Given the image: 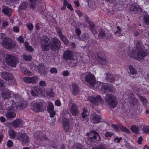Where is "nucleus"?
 I'll use <instances>...</instances> for the list:
<instances>
[{
  "label": "nucleus",
  "instance_id": "dca6fc26",
  "mask_svg": "<svg viewBox=\"0 0 149 149\" xmlns=\"http://www.w3.org/2000/svg\"><path fill=\"white\" fill-rule=\"evenodd\" d=\"M112 127L116 131H119V130H120L123 132H125L127 133H128L130 132V130L127 128L121 125H117L115 124H113L112 125Z\"/></svg>",
  "mask_w": 149,
  "mask_h": 149
},
{
  "label": "nucleus",
  "instance_id": "6e6552de",
  "mask_svg": "<svg viewBox=\"0 0 149 149\" xmlns=\"http://www.w3.org/2000/svg\"><path fill=\"white\" fill-rule=\"evenodd\" d=\"M51 48L53 51L57 50L61 47L60 41L56 38H52L51 40Z\"/></svg>",
  "mask_w": 149,
  "mask_h": 149
},
{
  "label": "nucleus",
  "instance_id": "9d476101",
  "mask_svg": "<svg viewBox=\"0 0 149 149\" xmlns=\"http://www.w3.org/2000/svg\"><path fill=\"white\" fill-rule=\"evenodd\" d=\"M86 134L92 141H98L100 139L99 134L95 131L91 132L89 133H87Z\"/></svg>",
  "mask_w": 149,
  "mask_h": 149
},
{
  "label": "nucleus",
  "instance_id": "13d9d810",
  "mask_svg": "<svg viewBox=\"0 0 149 149\" xmlns=\"http://www.w3.org/2000/svg\"><path fill=\"white\" fill-rule=\"evenodd\" d=\"M139 97L140 100L144 104L146 103V98L142 96H139Z\"/></svg>",
  "mask_w": 149,
  "mask_h": 149
},
{
  "label": "nucleus",
  "instance_id": "69168bd1",
  "mask_svg": "<svg viewBox=\"0 0 149 149\" xmlns=\"http://www.w3.org/2000/svg\"><path fill=\"white\" fill-rule=\"evenodd\" d=\"M8 23L7 21H3L2 24V28H3L5 26H8Z\"/></svg>",
  "mask_w": 149,
  "mask_h": 149
},
{
  "label": "nucleus",
  "instance_id": "4be33fe9",
  "mask_svg": "<svg viewBox=\"0 0 149 149\" xmlns=\"http://www.w3.org/2000/svg\"><path fill=\"white\" fill-rule=\"evenodd\" d=\"M71 90L72 95H75L79 93V89L78 86L75 84H73L71 85Z\"/></svg>",
  "mask_w": 149,
  "mask_h": 149
},
{
  "label": "nucleus",
  "instance_id": "052dcab7",
  "mask_svg": "<svg viewBox=\"0 0 149 149\" xmlns=\"http://www.w3.org/2000/svg\"><path fill=\"white\" fill-rule=\"evenodd\" d=\"M76 13L80 17L84 15V14L82 13L79 10H77L76 11Z\"/></svg>",
  "mask_w": 149,
  "mask_h": 149
},
{
  "label": "nucleus",
  "instance_id": "8fccbe9b",
  "mask_svg": "<svg viewBox=\"0 0 149 149\" xmlns=\"http://www.w3.org/2000/svg\"><path fill=\"white\" fill-rule=\"evenodd\" d=\"M122 140V138L121 137H116L114 139V142L115 143H119Z\"/></svg>",
  "mask_w": 149,
  "mask_h": 149
},
{
  "label": "nucleus",
  "instance_id": "e2e57ef3",
  "mask_svg": "<svg viewBox=\"0 0 149 149\" xmlns=\"http://www.w3.org/2000/svg\"><path fill=\"white\" fill-rule=\"evenodd\" d=\"M13 30L15 32L17 33L19 32V29L18 27L14 26L13 27Z\"/></svg>",
  "mask_w": 149,
  "mask_h": 149
},
{
  "label": "nucleus",
  "instance_id": "c756f323",
  "mask_svg": "<svg viewBox=\"0 0 149 149\" xmlns=\"http://www.w3.org/2000/svg\"><path fill=\"white\" fill-rule=\"evenodd\" d=\"M106 33L105 30L103 29H101L98 35V37L100 38H103L105 37Z\"/></svg>",
  "mask_w": 149,
  "mask_h": 149
},
{
  "label": "nucleus",
  "instance_id": "3c124183",
  "mask_svg": "<svg viewBox=\"0 0 149 149\" xmlns=\"http://www.w3.org/2000/svg\"><path fill=\"white\" fill-rule=\"evenodd\" d=\"M24 81L27 83H30V77H26L23 78Z\"/></svg>",
  "mask_w": 149,
  "mask_h": 149
},
{
  "label": "nucleus",
  "instance_id": "f8f14e48",
  "mask_svg": "<svg viewBox=\"0 0 149 149\" xmlns=\"http://www.w3.org/2000/svg\"><path fill=\"white\" fill-rule=\"evenodd\" d=\"M74 57V52L72 51L66 50L64 51L63 58L66 60H72Z\"/></svg>",
  "mask_w": 149,
  "mask_h": 149
},
{
  "label": "nucleus",
  "instance_id": "2f4dec72",
  "mask_svg": "<svg viewBox=\"0 0 149 149\" xmlns=\"http://www.w3.org/2000/svg\"><path fill=\"white\" fill-rule=\"evenodd\" d=\"M143 22L145 24L149 25V15H145L143 17Z\"/></svg>",
  "mask_w": 149,
  "mask_h": 149
},
{
  "label": "nucleus",
  "instance_id": "aec40b11",
  "mask_svg": "<svg viewBox=\"0 0 149 149\" xmlns=\"http://www.w3.org/2000/svg\"><path fill=\"white\" fill-rule=\"evenodd\" d=\"M13 107V105L8 106V107L10 110H8L6 114V116L8 118H15L16 116L15 113L12 110V108Z\"/></svg>",
  "mask_w": 149,
  "mask_h": 149
},
{
  "label": "nucleus",
  "instance_id": "473e14b6",
  "mask_svg": "<svg viewBox=\"0 0 149 149\" xmlns=\"http://www.w3.org/2000/svg\"><path fill=\"white\" fill-rule=\"evenodd\" d=\"M25 46L26 48V49L28 51H29L31 52L33 51V49L32 47L30 46H29V43L27 42H24Z\"/></svg>",
  "mask_w": 149,
  "mask_h": 149
},
{
  "label": "nucleus",
  "instance_id": "c9c22d12",
  "mask_svg": "<svg viewBox=\"0 0 149 149\" xmlns=\"http://www.w3.org/2000/svg\"><path fill=\"white\" fill-rule=\"evenodd\" d=\"M131 130L135 133L137 134L139 132L138 128L135 125L132 126L130 128Z\"/></svg>",
  "mask_w": 149,
  "mask_h": 149
},
{
  "label": "nucleus",
  "instance_id": "774afa93",
  "mask_svg": "<svg viewBox=\"0 0 149 149\" xmlns=\"http://www.w3.org/2000/svg\"><path fill=\"white\" fill-rule=\"evenodd\" d=\"M75 32L77 36H79L81 33V31L78 28L76 29Z\"/></svg>",
  "mask_w": 149,
  "mask_h": 149
},
{
  "label": "nucleus",
  "instance_id": "72a5a7b5",
  "mask_svg": "<svg viewBox=\"0 0 149 149\" xmlns=\"http://www.w3.org/2000/svg\"><path fill=\"white\" fill-rule=\"evenodd\" d=\"M117 30L114 33L117 36L119 37L122 32V29L119 26H118L117 27Z\"/></svg>",
  "mask_w": 149,
  "mask_h": 149
},
{
  "label": "nucleus",
  "instance_id": "338daca9",
  "mask_svg": "<svg viewBox=\"0 0 149 149\" xmlns=\"http://www.w3.org/2000/svg\"><path fill=\"white\" fill-rule=\"evenodd\" d=\"M50 113V116L51 118H52L54 117V115L56 114L54 110L52 111L51 112H48Z\"/></svg>",
  "mask_w": 149,
  "mask_h": 149
},
{
  "label": "nucleus",
  "instance_id": "09e8293b",
  "mask_svg": "<svg viewBox=\"0 0 149 149\" xmlns=\"http://www.w3.org/2000/svg\"><path fill=\"white\" fill-rule=\"evenodd\" d=\"M114 135L113 133L111 132H108L106 133L105 134V136L106 138L111 137L112 136Z\"/></svg>",
  "mask_w": 149,
  "mask_h": 149
},
{
  "label": "nucleus",
  "instance_id": "0e129e2a",
  "mask_svg": "<svg viewBox=\"0 0 149 149\" xmlns=\"http://www.w3.org/2000/svg\"><path fill=\"white\" fill-rule=\"evenodd\" d=\"M55 105L57 106H60L61 105V103L60 100H56L55 102Z\"/></svg>",
  "mask_w": 149,
  "mask_h": 149
},
{
  "label": "nucleus",
  "instance_id": "6e6d98bb",
  "mask_svg": "<svg viewBox=\"0 0 149 149\" xmlns=\"http://www.w3.org/2000/svg\"><path fill=\"white\" fill-rule=\"evenodd\" d=\"M16 103L17 104V108L19 107L22 109H23L24 107L23 106L22 104L19 101L18 102H17Z\"/></svg>",
  "mask_w": 149,
  "mask_h": 149
},
{
  "label": "nucleus",
  "instance_id": "39448f33",
  "mask_svg": "<svg viewBox=\"0 0 149 149\" xmlns=\"http://www.w3.org/2000/svg\"><path fill=\"white\" fill-rule=\"evenodd\" d=\"M40 43L41 47L44 51H48L51 47L50 39L46 36H43L41 37Z\"/></svg>",
  "mask_w": 149,
  "mask_h": 149
},
{
  "label": "nucleus",
  "instance_id": "f704fd0d",
  "mask_svg": "<svg viewBox=\"0 0 149 149\" xmlns=\"http://www.w3.org/2000/svg\"><path fill=\"white\" fill-rule=\"evenodd\" d=\"M22 57L24 60L27 61L31 60L32 58L31 56L27 55L25 54L23 55Z\"/></svg>",
  "mask_w": 149,
  "mask_h": 149
},
{
  "label": "nucleus",
  "instance_id": "e433bc0d",
  "mask_svg": "<svg viewBox=\"0 0 149 149\" xmlns=\"http://www.w3.org/2000/svg\"><path fill=\"white\" fill-rule=\"evenodd\" d=\"M38 79V77L36 76L30 77L31 83H35L37 82Z\"/></svg>",
  "mask_w": 149,
  "mask_h": 149
},
{
  "label": "nucleus",
  "instance_id": "680f3d73",
  "mask_svg": "<svg viewBox=\"0 0 149 149\" xmlns=\"http://www.w3.org/2000/svg\"><path fill=\"white\" fill-rule=\"evenodd\" d=\"M39 85L41 86L44 87L46 85V83L44 81H40L39 83Z\"/></svg>",
  "mask_w": 149,
  "mask_h": 149
},
{
  "label": "nucleus",
  "instance_id": "0eeeda50",
  "mask_svg": "<svg viewBox=\"0 0 149 149\" xmlns=\"http://www.w3.org/2000/svg\"><path fill=\"white\" fill-rule=\"evenodd\" d=\"M3 46L5 48L10 49L14 48L15 44L12 39L9 38H4L2 42Z\"/></svg>",
  "mask_w": 149,
  "mask_h": 149
},
{
  "label": "nucleus",
  "instance_id": "7c9ffc66",
  "mask_svg": "<svg viewBox=\"0 0 149 149\" xmlns=\"http://www.w3.org/2000/svg\"><path fill=\"white\" fill-rule=\"evenodd\" d=\"M95 58L100 64H104L106 63V60L104 58H102L100 56H96Z\"/></svg>",
  "mask_w": 149,
  "mask_h": 149
},
{
  "label": "nucleus",
  "instance_id": "49530a36",
  "mask_svg": "<svg viewBox=\"0 0 149 149\" xmlns=\"http://www.w3.org/2000/svg\"><path fill=\"white\" fill-rule=\"evenodd\" d=\"M144 133H147L149 134V126H144L143 128Z\"/></svg>",
  "mask_w": 149,
  "mask_h": 149
},
{
  "label": "nucleus",
  "instance_id": "f03ea898",
  "mask_svg": "<svg viewBox=\"0 0 149 149\" xmlns=\"http://www.w3.org/2000/svg\"><path fill=\"white\" fill-rule=\"evenodd\" d=\"M81 78L82 80L84 79L85 83L91 87L96 86V78L94 75L90 72L81 74Z\"/></svg>",
  "mask_w": 149,
  "mask_h": 149
},
{
  "label": "nucleus",
  "instance_id": "f3484780",
  "mask_svg": "<svg viewBox=\"0 0 149 149\" xmlns=\"http://www.w3.org/2000/svg\"><path fill=\"white\" fill-rule=\"evenodd\" d=\"M13 93L8 89H6L2 92L1 95L2 98L4 100L8 99L11 97Z\"/></svg>",
  "mask_w": 149,
  "mask_h": 149
},
{
  "label": "nucleus",
  "instance_id": "5701e85b",
  "mask_svg": "<svg viewBox=\"0 0 149 149\" xmlns=\"http://www.w3.org/2000/svg\"><path fill=\"white\" fill-rule=\"evenodd\" d=\"M63 124L64 129L66 131H69L70 127L68 119L65 118H64L63 120Z\"/></svg>",
  "mask_w": 149,
  "mask_h": 149
},
{
  "label": "nucleus",
  "instance_id": "7ed1b4c3",
  "mask_svg": "<svg viewBox=\"0 0 149 149\" xmlns=\"http://www.w3.org/2000/svg\"><path fill=\"white\" fill-rule=\"evenodd\" d=\"M96 86L100 90L101 92L102 93H107L109 92H113L115 91V89L113 86L102 82L97 83Z\"/></svg>",
  "mask_w": 149,
  "mask_h": 149
},
{
  "label": "nucleus",
  "instance_id": "2eb2a0df",
  "mask_svg": "<svg viewBox=\"0 0 149 149\" xmlns=\"http://www.w3.org/2000/svg\"><path fill=\"white\" fill-rule=\"evenodd\" d=\"M129 9L132 13L134 14L139 13L141 11V7L138 5L135 4L130 5Z\"/></svg>",
  "mask_w": 149,
  "mask_h": 149
},
{
  "label": "nucleus",
  "instance_id": "cd10ccee",
  "mask_svg": "<svg viewBox=\"0 0 149 149\" xmlns=\"http://www.w3.org/2000/svg\"><path fill=\"white\" fill-rule=\"evenodd\" d=\"M20 69L22 72L26 75L32 76L33 74L31 72L28 70L25 67H21Z\"/></svg>",
  "mask_w": 149,
  "mask_h": 149
},
{
  "label": "nucleus",
  "instance_id": "ddd939ff",
  "mask_svg": "<svg viewBox=\"0 0 149 149\" xmlns=\"http://www.w3.org/2000/svg\"><path fill=\"white\" fill-rule=\"evenodd\" d=\"M68 108L69 111L73 116H76L79 113L77 106L74 103L69 104Z\"/></svg>",
  "mask_w": 149,
  "mask_h": 149
},
{
  "label": "nucleus",
  "instance_id": "423d86ee",
  "mask_svg": "<svg viewBox=\"0 0 149 149\" xmlns=\"http://www.w3.org/2000/svg\"><path fill=\"white\" fill-rule=\"evenodd\" d=\"M6 63L9 66L15 67L16 63L19 61L15 56L10 54L6 55L5 58Z\"/></svg>",
  "mask_w": 149,
  "mask_h": 149
},
{
  "label": "nucleus",
  "instance_id": "58836bf2",
  "mask_svg": "<svg viewBox=\"0 0 149 149\" xmlns=\"http://www.w3.org/2000/svg\"><path fill=\"white\" fill-rule=\"evenodd\" d=\"M8 133L11 138H13L16 135L14 131L12 130H9L8 131Z\"/></svg>",
  "mask_w": 149,
  "mask_h": 149
},
{
  "label": "nucleus",
  "instance_id": "a18cd8bd",
  "mask_svg": "<svg viewBox=\"0 0 149 149\" xmlns=\"http://www.w3.org/2000/svg\"><path fill=\"white\" fill-rule=\"evenodd\" d=\"M129 69L130 71V72L132 74H136V72L135 69L131 65H130L129 66Z\"/></svg>",
  "mask_w": 149,
  "mask_h": 149
},
{
  "label": "nucleus",
  "instance_id": "4468645a",
  "mask_svg": "<svg viewBox=\"0 0 149 149\" xmlns=\"http://www.w3.org/2000/svg\"><path fill=\"white\" fill-rule=\"evenodd\" d=\"M17 139L21 141L23 144L28 143L29 139L27 135L24 133H19L17 135Z\"/></svg>",
  "mask_w": 149,
  "mask_h": 149
},
{
  "label": "nucleus",
  "instance_id": "a211bd4d",
  "mask_svg": "<svg viewBox=\"0 0 149 149\" xmlns=\"http://www.w3.org/2000/svg\"><path fill=\"white\" fill-rule=\"evenodd\" d=\"M101 120V116L96 114H93L91 116V120L92 123L94 124H97L100 123Z\"/></svg>",
  "mask_w": 149,
  "mask_h": 149
},
{
  "label": "nucleus",
  "instance_id": "412c9836",
  "mask_svg": "<svg viewBox=\"0 0 149 149\" xmlns=\"http://www.w3.org/2000/svg\"><path fill=\"white\" fill-rule=\"evenodd\" d=\"M86 19L87 22L89 24V27L92 33L94 35L97 34V30L95 26V25L90 21L89 20L88 18L87 17H86Z\"/></svg>",
  "mask_w": 149,
  "mask_h": 149
},
{
  "label": "nucleus",
  "instance_id": "ea45409f",
  "mask_svg": "<svg viewBox=\"0 0 149 149\" xmlns=\"http://www.w3.org/2000/svg\"><path fill=\"white\" fill-rule=\"evenodd\" d=\"M60 38V39L63 41L64 44H67L68 43V39L64 37L63 35H62Z\"/></svg>",
  "mask_w": 149,
  "mask_h": 149
},
{
  "label": "nucleus",
  "instance_id": "1a4fd4ad",
  "mask_svg": "<svg viewBox=\"0 0 149 149\" xmlns=\"http://www.w3.org/2000/svg\"><path fill=\"white\" fill-rule=\"evenodd\" d=\"M42 102L39 101H34L32 103L31 109L36 112L41 111L42 109Z\"/></svg>",
  "mask_w": 149,
  "mask_h": 149
},
{
  "label": "nucleus",
  "instance_id": "603ef678",
  "mask_svg": "<svg viewBox=\"0 0 149 149\" xmlns=\"http://www.w3.org/2000/svg\"><path fill=\"white\" fill-rule=\"evenodd\" d=\"M92 149H106V147L104 145H101L97 148L93 147Z\"/></svg>",
  "mask_w": 149,
  "mask_h": 149
},
{
  "label": "nucleus",
  "instance_id": "a878e982",
  "mask_svg": "<svg viewBox=\"0 0 149 149\" xmlns=\"http://www.w3.org/2000/svg\"><path fill=\"white\" fill-rule=\"evenodd\" d=\"M40 87L38 86H35L31 91V93L33 96H38V94L40 92Z\"/></svg>",
  "mask_w": 149,
  "mask_h": 149
},
{
  "label": "nucleus",
  "instance_id": "5fc2aeb1",
  "mask_svg": "<svg viewBox=\"0 0 149 149\" xmlns=\"http://www.w3.org/2000/svg\"><path fill=\"white\" fill-rule=\"evenodd\" d=\"M42 134V132H36L34 134L35 137L36 139H38L39 137H40L39 136V135H40Z\"/></svg>",
  "mask_w": 149,
  "mask_h": 149
},
{
  "label": "nucleus",
  "instance_id": "79ce46f5",
  "mask_svg": "<svg viewBox=\"0 0 149 149\" xmlns=\"http://www.w3.org/2000/svg\"><path fill=\"white\" fill-rule=\"evenodd\" d=\"M5 87V82L2 80H0V90H3Z\"/></svg>",
  "mask_w": 149,
  "mask_h": 149
},
{
  "label": "nucleus",
  "instance_id": "bb28decb",
  "mask_svg": "<svg viewBox=\"0 0 149 149\" xmlns=\"http://www.w3.org/2000/svg\"><path fill=\"white\" fill-rule=\"evenodd\" d=\"M23 123V121L22 120L18 119L13 121L12 124L15 127H16L22 126Z\"/></svg>",
  "mask_w": 149,
  "mask_h": 149
},
{
  "label": "nucleus",
  "instance_id": "c85d7f7f",
  "mask_svg": "<svg viewBox=\"0 0 149 149\" xmlns=\"http://www.w3.org/2000/svg\"><path fill=\"white\" fill-rule=\"evenodd\" d=\"M47 110L48 112H51L52 111L54 110V105L51 102H48Z\"/></svg>",
  "mask_w": 149,
  "mask_h": 149
},
{
  "label": "nucleus",
  "instance_id": "393cba45",
  "mask_svg": "<svg viewBox=\"0 0 149 149\" xmlns=\"http://www.w3.org/2000/svg\"><path fill=\"white\" fill-rule=\"evenodd\" d=\"M106 79L107 81L113 82L115 80H118L119 79V77L118 75L115 76L111 74H107V75Z\"/></svg>",
  "mask_w": 149,
  "mask_h": 149
},
{
  "label": "nucleus",
  "instance_id": "c03bdc74",
  "mask_svg": "<svg viewBox=\"0 0 149 149\" xmlns=\"http://www.w3.org/2000/svg\"><path fill=\"white\" fill-rule=\"evenodd\" d=\"M87 114V110L84 108L83 110V112L82 113V118H86Z\"/></svg>",
  "mask_w": 149,
  "mask_h": 149
},
{
  "label": "nucleus",
  "instance_id": "864d4df0",
  "mask_svg": "<svg viewBox=\"0 0 149 149\" xmlns=\"http://www.w3.org/2000/svg\"><path fill=\"white\" fill-rule=\"evenodd\" d=\"M26 26L28 29L30 31L32 30L33 27V24L31 23H28L27 24Z\"/></svg>",
  "mask_w": 149,
  "mask_h": 149
},
{
  "label": "nucleus",
  "instance_id": "de8ad7c7",
  "mask_svg": "<svg viewBox=\"0 0 149 149\" xmlns=\"http://www.w3.org/2000/svg\"><path fill=\"white\" fill-rule=\"evenodd\" d=\"M17 40L19 42L21 43H24V38L22 36H20L17 38Z\"/></svg>",
  "mask_w": 149,
  "mask_h": 149
},
{
  "label": "nucleus",
  "instance_id": "bf43d9fd",
  "mask_svg": "<svg viewBox=\"0 0 149 149\" xmlns=\"http://www.w3.org/2000/svg\"><path fill=\"white\" fill-rule=\"evenodd\" d=\"M7 145L8 147H11L13 146V143L11 140H9L7 142Z\"/></svg>",
  "mask_w": 149,
  "mask_h": 149
},
{
  "label": "nucleus",
  "instance_id": "9b49d317",
  "mask_svg": "<svg viewBox=\"0 0 149 149\" xmlns=\"http://www.w3.org/2000/svg\"><path fill=\"white\" fill-rule=\"evenodd\" d=\"M89 100L91 103L96 105L102 104L104 102L101 97L99 95H97L96 97H90L89 98Z\"/></svg>",
  "mask_w": 149,
  "mask_h": 149
},
{
  "label": "nucleus",
  "instance_id": "6ab92c4d",
  "mask_svg": "<svg viewBox=\"0 0 149 149\" xmlns=\"http://www.w3.org/2000/svg\"><path fill=\"white\" fill-rule=\"evenodd\" d=\"M1 76L3 79L6 81L11 80L13 78V75L11 73L3 72L2 73Z\"/></svg>",
  "mask_w": 149,
  "mask_h": 149
},
{
  "label": "nucleus",
  "instance_id": "4c0bfd02",
  "mask_svg": "<svg viewBox=\"0 0 149 149\" xmlns=\"http://www.w3.org/2000/svg\"><path fill=\"white\" fill-rule=\"evenodd\" d=\"M53 88H51L47 92V95L50 97H52L54 96V93L53 91Z\"/></svg>",
  "mask_w": 149,
  "mask_h": 149
},
{
  "label": "nucleus",
  "instance_id": "37998d69",
  "mask_svg": "<svg viewBox=\"0 0 149 149\" xmlns=\"http://www.w3.org/2000/svg\"><path fill=\"white\" fill-rule=\"evenodd\" d=\"M74 149H82V146L78 143H76L74 145Z\"/></svg>",
  "mask_w": 149,
  "mask_h": 149
},
{
  "label": "nucleus",
  "instance_id": "4d7b16f0",
  "mask_svg": "<svg viewBox=\"0 0 149 149\" xmlns=\"http://www.w3.org/2000/svg\"><path fill=\"white\" fill-rule=\"evenodd\" d=\"M50 71L52 74L56 73L57 72V71L56 69L54 67H53L51 68Z\"/></svg>",
  "mask_w": 149,
  "mask_h": 149
},
{
  "label": "nucleus",
  "instance_id": "b1692460",
  "mask_svg": "<svg viewBox=\"0 0 149 149\" xmlns=\"http://www.w3.org/2000/svg\"><path fill=\"white\" fill-rule=\"evenodd\" d=\"M2 12L5 14L9 17L12 12L11 9L7 6H3L2 8Z\"/></svg>",
  "mask_w": 149,
  "mask_h": 149
},
{
  "label": "nucleus",
  "instance_id": "20e7f679",
  "mask_svg": "<svg viewBox=\"0 0 149 149\" xmlns=\"http://www.w3.org/2000/svg\"><path fill=\"white\" fill-rule=\"evenodd\" d=\"M104 98L105 101L107 102L109 107L113 108L116 106L117 100L116 97L113 95L107 94Z\"/></svg>",
  "mask_w": 149,
  "mask_h": 149
},
{
  "label": "nucleus",
  "instance_id": "a19ab883",
  "mask_svg": "<svg viewBox=\"0 0 149 149\" xmlns=\"http://www.w3.org/2000/svg\"><path fill=\"white\" fill-rule=\"evenodd\" d=\"M28 5V3L26 2H24L22 3V4L19 6L20 9L22 10L25 9L27 8V6Z\"/></svg>",
  "mask_w": 149,
  "mask_h": 149
},
{
  "label": "nucleus",
  "instance_id": "f257e3e1",
  "mask_svg": "<svg viewBox=\"0 0 149 149\" xmlns=\"http://www.w3.org/2000/svg\"><path fill=\"white\" fill-rule=\"evenodd\" d=\"M136 49L134 52H132V53L128 54L131 57H132L135 59L140 61L144 57L147 56L148 52L146 50L141 51V44L140 42H137L136 44Z\"/></svg>",
  "mask_w": 149,
  "mask_h": 149
}]
</instances>
